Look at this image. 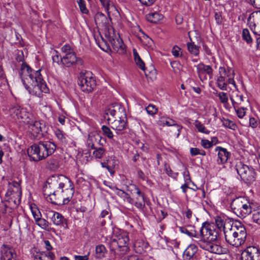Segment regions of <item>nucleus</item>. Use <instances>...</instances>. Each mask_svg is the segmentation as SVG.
<instances>
[{
	"label": "nucleus",
	"instance_id": "4c0bfd02",
	"mask_svg": "<svg viewBox=\"0 0 260 260\" xmlns=\"http://www.w3.org/2000/svg\"><path fill=\"white\" fill-rule=\"evenodd\" d=\"M146 110L149 115L154 116L157 113L158 109L155 105L149 104L146 107Z\"/></svg>",
	"mask_w": 260,
	"mask_h": 260
},
{
	"label": "nucleus",
	"instance_id": "09e8293b",
	"mask_svg": "<svg viewBox=\"0 0 260 260\" xmlns=\"http://www.w3.org/2000/svg\"><path fill=\"white\" fill-rule=\"evenodd\" d=\"M96 140L97 139L95 136L89 137L87 141L88 147L91 148L92 149H95L96 147L95 146V143L96 142L95 141H96Z\"/></svg>",
	"mask_w": 260,
	"mask_h": 260
},
{
	"label": "nucleus",
	"instance_id": "a18cd8bd",
	"mask_svg": "<svg viewBox=\"0 0 260 260\" xmlns=\"http://www.w3.org/2000/svg\"><path fill=\"white\" fill-rule=\"evenodd\" d=\"M48 165L51 170H56L59 168V163L55 159H50L48 161Z\"/></svg>",
	"mask_w": 260,
	"mask_h": 260
},
{
	"label": "nucleus",
	"instance_id": "37998d69",
	"mask_svg": "<svg viewBox=\"0 0 260 260\" xmlns=\"http://www.w3.org/2000/svg\"><path fill=\"white\" fill-rule=\"evenodd\" d=\"M102 129L103 132V134L107 137L109 139H112L113 137V134L111 129L109 127L106 125H103Z\"/></svg>",
	"mask_w": 260,
	"mask_h": 260
},
{
	"label": "nucleus",
	"instance_id": "0e129e2a",
	"mask_svg": "<svg viewBox=\"0 0 260 260\" xmlns=\"http://www.w3.org/2000/svg\"><path fill=\"white\" fill-rule=\"evenodd\" d=\"M107 163L114 170H115V168L116 166L117 165L116 161L114 159L112 158L111 157V159H109L107 160Z\"/></svg>",
	"mask_w": 260,
	"mask_h": 260
},
{
	"label": "nucleus",
	"instance_id": "a878e982",
	"mask_svg": "<svg viewBox=\"0 0 260 260\" xmlns=\"http://www.w3.org/2000/svg\"><path fill=\"white\" fill-rule=\"evenodd\" d=\"M198 251V247L194 244L189 245L183 253V257L185 260H191Z\"/></svg>",
	"mask_w": 260,
	"mask_h": 260
},
{
	"label": "nucleus",
	"instance_id": "8fccbe9b",
	"mask_svg": "<svg viewBox=\"0 0 260 260\" xmlns=\"http://www.w3.org/2000/svg\"><path fill=\"white\" fill-rule=\"evenodd\" d=\"M165 170L166 173L168 175V176L173 178H176L178 176V173L173 172L171 169L169 165L166 163L165 164Z\"/></svg>",
	"mask_w": 260,
	"mask_h": 260
},
{
	"label": "nucleus",
	"instance_id": "9d476101",
	"mask_svg": "<svg viewBox=\"0 0 260 260\" xmlns=\"http://www.w3.org/2000/svg\"><path fill=\"white\" fill-rule=\"evenodd\" d=\"M78 85L84 92L92 91L96 85L95 77L92 76L91 72L81 73L78 77Z\"/></svg>",
	"mask_w": 260,
	"mask_h": 260
},
{
	"label": "nucleus",
	"instance_id": "e433bc0d",
	"mask_svg": "<svg viewBox=\"0 0 260 260\" xmlns=\"http://www.w3.org/2000/svg\"><path fill=\"white\" fill-rule=\"evenodd\" d=\"M94 150L93 152V155L96 158H101L102 157L103 154L105 152V150L102 147L99 148L96 147L95 149H94Z\"/></svg>",
	"mask_w": 260,
	"mask_h": 260
},
{
	"label": "nucleus",
	"instance_id": "bb28decb",
	"mask_svg": "<svg viewBox=\"0 0 260 260\" xmlns=\"http://www.w3.org/2000/svg\"><path fill=\"white\" fill-rule=\"evenodd\" d=\"M179 231L182 233L185 234L189 237H193L194 239H196L197 232L194 226L189 225L187 226H181L179 227Z\"/></svg>",
	"mask_w": 260,
	"mask_h": 260
},
{
	"label": "nucleus",
	"instance_id": "4468645a",
	"mask_svg": "<svg viewBox=\"0 0 260 260\" xmlns=\"http://www.w3.org/2000/svg\"><path fill=\"white\" fill-rule=\"evenodd\" d=\"M241 260H260V250L255 246H249L241 254Z\"/></svg>",
	"mask_w": 260,
	"mask_h": 260
},
{
	"label": "nucleus",
	"instance_id": "2f4dec72",
	"mask_svg": "<svg viewBox=\"0 0 260 260\" xmlns=\"http://www.w3.org/2000/svg\"><path fill=\"white\" fill-rule=\"evenodd\" d=\"M107 251L105 246L103 244L98 245L95 247L96 256L98 258H102L104 257Z\"/></svg>",
	"mask_w": 260,
	"mask_h": 260
},
{
	"label": "nucleus",
	"instance_id": "cd10ccee",
	"mask_svg": "<svg viewBox=\"0 0 260 260\" xmlns=\"http://www.w3.org/2000/svg\"><path fill=\"white\" fill-rule=\"evenodd\" d=\"M35 73L36 71L32 72L31 68L25 62L22 63L21 65L20 71L19 72V75L21 77L23 74H25V75L28 76L30 80H31V77L30 75L35 76L36 75Z\"/></svg>",
	"mask_w": 260,
	"mask_h": 260
},
{
	"label": "nucleus",
	"instance_id": "7ed1b4c3",
	"mask_svg": "<svg viewBox=\"0 0 260 260\" xmlns=\"http://www.w3.org/2000/svg\"><path fill=\"white\" fill-rule=\"evenodd\" d=\"M56 148V145L52 142L41 141L32 145L27 152L30 160L39 161L52 154Z\"/></svg>",
	"mask_w": 260,
	"mask_h": 260
},
{
	"label": "nucleus",
	"instance_id": "412c9836",
	"mask_svg": "<svg viewBox=\"0 0 260 260\" xmlns=\"http://www.w3.org/2000/svg\"><path fill=\"white\" fill-rule=\"evenodd\" d=\"M109 41L113 48V49L119 53H123L125 51V46L123 44L122 40L119 36H115V38L110 37Z\"/></svg>",
	"mask_w": 260,
	"mask_h": 260
},
{
	"label": "nucleus",
	"instance_id": "13d9d810",
	"mask_svg": "<svg viewBox=\"0 0 260 260\" xmlns=\"http://www.w3.org/2000/svg\"><path fill=\"white\" fill-rule=\"evenodd\" d=\"M214 18L218 25H220L222 24V17L221 13L215 12L214 15Z\"/></svg>",
	"mask_w": 260,
	"mask_h": 260
},
{
	"label": "nucleus",
	"instance_id": "f03ea898",
	"mask_svg": "<svg viewBox=\"0 0 260 260\" xmlns=\"http://www.w3.org/2000/svg\"><path fill=\"white\" fill-rule=\"evenodd\" d=\"M218 236V230L214 225L207 222L202 223L200 233L197 232L196 239L193 240L199 246L210 253L220 254L222 253V247L214 243Z\"/></svg>",
	"mask_w": 260,
	"mask_h": 260
},
{
	"label": "nucleus",
	"instance_id": "6ab92c4d",
	"mask_svg": "<svg viewBox=\"0 0 260 260\" xmlns=\"http://www.w3.org/2000/svg\"><path fill=\"white\" fill-rule=\"evenodd\" d=\"M106 114L111 115L113 117H118L126 115L125 108L120 104L115 103L108 109Z\"/></svg>",
	"mask_w": 260,
	"mask_h": 260
},
{
	"label": "nucleus",
	"instance_id": "49530a36",
	"mask_svg": "<svg viewBox=\"0 0 260 260\" xmlns=\"http://www.w3.org/2000/svg\"><path fill=\"white\" fill-rule=\"evenodd\" d=\"M242 38L247 43H250L252 42V39L248 29L245 28L243 30Z\"/></svg>",
	"mask_w": 260,
	"mask_h": 260
},
{
	"label": "nucleus",
	"instance_id": "338daca9",
	"mask_svg": "<svg viewBox=\"0 0 260 260\" xmlns=\"http://www.w3.org/2000/svg\"><path fill=\"white\" fill-rule=\"evenodd\" d=\"M252 6L256 9H260V0H250Z\"/></svg>",
	"mask_w": 260,
	"mask_h": 260
},
{
	"label": "nucleus",
	"instance_id": "a19ab883",
	"mask_svg": "<svg viewBox=\"0 0 260 260\" xmlns=\"http://www.w3.org/2000/svg\"><path fill=\"white\" fill-rule=\"evenodd\" d=\"M61 57L57 51H53L52 58L53 62H56L57 64H61Z\"/></svg>",
	"mask_w": 260,
	"mask_h": 260
},
{
	"label": "nucleus",
	"instance_id": "79ce46f5",
	"mask_svg": "<svg viewBox=\"0 0 260 260\" xmlns=\"http://www.w3.org/2000/svg\"><path fill=\"white\" fill-rule=\"evenodd\" d=\"M77 2L79 5L81 12L84 14H87L88 13V10L86 8L85 1L77 0Z\"/></svg>",
	"mask_w": 260,
	"mask_h": 260
},
{
	"label": "nucleus",
	"instance_id": "c85d7f7f",
	"mask_svg": "<svg viewBox=\"0 0 260 260\" xmlns=\"http://www.w3.org/2000/svg\"><path fill=\"white\" fill-rule=\"evenodd\" d=\"M146 17L148 21L154 23H157L163 18L162 15L156 12L150 13L147 14Z\"/></svg>",
	"mask_w": 260,
	"mask_h": 260
},
{
	"label": "nucleus",
	"instance_id": "052dcab7",
	"mask_svg": "<svg viewBox=\"0 0 260 260\" xmlns=\"http://www.w3.org/2000/svg\"><path fill=\"white\" fill-rule=\"evenodd\" d=\"M158 124L161 126H164L165 125L167 126H171L174 124L170 123V122L168 121L165 120L164 118H161L158 121Z\"/></svg>",
	"mask_w": 260,
	"mask_h": 260
},
{
	"label": "nucleus",
	"instance_id": "58836bf2",
	"mask_svg": "<svg viewBox=\"0 0 260 260\" xmlns=\"http://www.w3.org/2000/svg\"><path fill=\"white\" fill-rule=\"evenodd\" d=\"M195 126L200 132L206 134H208L210 133V131L206 129L205 126L198 120L195 122Z\"/></svg>",
	"mask_w": 260,
	"mask_h": 260
},
{
	"label": "nucleus",
	"instance_id": "c756f323",
	"mask_svg": "<svg viewBox=\"0 0 260 260\" xmlns=\"http://www.w3.org/2000/svg\"><path fill=\"white\" fill-rule=\"evenodd\" d=\"M36 224L41 227L42 229H44L47 231H55L53 228L50 226V224L48 221L40 217L39 219L36 221Z\"/></svg>",
	"mask_w": 260,
	"mask_h": 260
},
{
	"label": "nucleus",
	"instance_id": "bf43d9fd",
	"mask_svg": "<svg viewBox=\"0 0 260 260\" xmlns=\"http://www.w3.org/2000/svg\"><path fill=\"white\" fill-rule=\"evenodd\" d=\"M110 213L109 212L108 210H103L99 216L100 219L102 218H105L106 217H107L108 218H109L110 216Z\"/></svg>",
	"mask_w": 260,
	"mask_h": 260
},
{
	"label": "nucleus",
	"instance_id": "680f3d73",
	"mask_svg": "<svg viewBox=\"0 0 260 260\" xmlns=\"http://www.w3.org/2000/svg\"><path fill=\"white\" fill-rule=\"evenodd\" d=\"M16 59L18 62H24V56H23V53L22 51H18L16 56Z\"/></svg>",
	"mask_w": 260,
	"mask_h": 260
},
{
	"label": "nucleus",
	"instance_id": "f3484780",
	"mask_svg": "<svg viewBox=\"0 0 260 260\" xmlns=\"http://www.w3.org/2000/svg\"><path fill=\"white\" fill-rule=\"evenodd\" d=\"M21 189L20 184L16 181L9 182L8 190L6 193V197L13 196V197H18L19 203L21 196Z\"/></svg>",
	"mask_w": 260,
	"mask_h": 260
},
{
	"label": "nucleus",
	"instance_id": "6e6d98bb",
	"mask_svg": "<svg viewBox=\"0 0 260 260\" xmlns=\"http://www.w3.org/2000/svg\"><path fill=\"white\" fill-rule=\"evenodd\" d=\"M237 106H236V109H235L237 115L239 118H242L245 115L246 109L244 108H239L237 109Z\"/></svg>",
	"mask_w": 260,
	"mask_h": 260
},
{
	"label": "nucleus",
	"instance_id": "39448f33",
	"mask_svg": "<svg viewBox=\"0 0 260 260\" xmlns=\"http://www.w3.org/2000/svg\"><path fill=\"white\" fill-rule=\"evenodd\" d=\"M129 241L128 235L126 232L119 230L113 233L109 245L115 258L120 257L128 251Z\"/></svg>",
	"mask_w": 260,
	"mask_h": 260
},
{
	"label": "nucleus",
	"instance_id": "c03bdc74",
	"mask_svg": "<svg viewBox=\"0 0 260 260\" xmlns=\"http://www.w3.org/2000/svg\"><path fill=\"white\" fill-rule=\"evenodd\" d=\"M215 224L219 230H220L222 228H223L224 230L225 229H230L229 228H226L224 226V220L219 216L216 217L215 219Z\"/></svg>",
	"mask_w": 260,
	"mask_h": 260
},
{
	"label": "nucleus",
	"instance_id": "603ef678",
	"mask_svg": "<svg viewBox=\"0 0 260 260\" xmlns=\"http://www.w3.org/2000/svg\"><path fill=\"white\" fill-rule=\"evenodd\" d=\"M217 96L219 97L220 101L222 104L227 103L228 102V96L226 93L220 92L218 93Z\"/></svg>",
	"mask_w": 260,
	"mask_h": 260
},
{
	"label": "nucleus",
	"instance_id": "4be33fe9",
	"mask_svg": "<svg viewBox=\"0 0 260 260\" xmlns=\"http://www.w3.org/2000/svg\"><path fill=\"white\" fill-rule=\"evenodd\" d=\"M215 151L218 152L217 161L218 164H223L227 162L230 156V153L227 151L226 149L217 146L215 148Z\"/></svg>",
	"mask_w": 260,
	"mask_h": 260
},
{
	"label": "nucleus",
	"instance_id": "f257e3e1",
	"mask_svg": "<svg viewBox=\"0 0 260 260\" xmlns=\"http://www.w3.org/2000/svg\"><path fill=\"white\" fill-rule=\"evenodd\" d=\"M46 183L53 191L49 194L44 193L48 201L56 205L68 203L74 193V184L72 181L63 175H54L48 178Z\"/></svg>",
	"mask_w": 260,
	"mask_h": 260
},
{
	"label": "nucleus",
	"instance_id": "864d4df0",
	"mask_svg": "<svg viewBox=\"0 0 260 260\" xmlns=\"http://www.w3.org/2000/svg\"><path fill=\"white\" fill-rule=\"evenodd\" d=\"M61 51L64 53V54H68L71 53H75L73 49L68 44L63 45L61 48Z\"/></svg>",
	"mask_w": 260,
	"mask_h": 260
},
{
	"label": "nucleus",
	"instance_id": "f8f14e48",
	"mask_svg": "<svg viewBox=\"0 0 260 260\" xmlns=\"http://www.w3.org/2000/svg\"><path fill=\"white\" fill-rule=\"evenodd\" d=\"M25 124L28 125V132L31 135L32 139H36L42 135L41 132L44 127L43 124L40 121L34 120L30 118L28 122Z\"/></svg>",
	"mask_w": 260,
	"mask_h": 260
},
{
	"label": "nucleus",
	"instance_id": "aec40b11",
	"mask_svg": "<svg viewBox=\"0 0 260 260\" xmlns=\"http://www.w3.org/2000/svg\"><path fill=\"white\" fill-rule=\"evenodd\" d=\"M219 74L220 76L224 78H228V83L234 85L235 88H237L236 84L234 80L235 73L234 70L231 68H227L226 69L224 67H220L219 68Z\"/></svg>",
	"mask_w": 260,
	"mask_h": 260
},
{
	"label": "nucleus",
	"instance_id": "dca6fc26",
	"mask_svg": "<svg viewBox=\"0 0 260 260\" xmlns=\"http://www.w3.org/2000/svg\"><path fill=\"white\" fill-rule=\"evenodd\" d=\"M196 67L199 77L202 81L207 79L206 75L209 77V79L212 78L213 69L210 66L200 63Z\"/></svg>",
	"mask_w": 260,
	"mask_h": 260
},
{
	"label": "nucleus",
	"instance_id": "3c124183",
	"mask_svg": "<svg viewBox=\"0 0 260 260\" xmlns=\"http://www.w3.org/2000/svg\"><path fill=\"white\" fill-rule=\"evenodd\" d=\"M181 49L177 46H174L172 49V53L175 57H179L181 56Z\"/></svg>",
	"mask_w": 260,
	"mask_h": 260
},
{
	"label": "nucleus",
	"instance_id": "a211bd4d",
	"mask_svg": "<svg viewBox=\"0 0 260 260\" xmlns=\"http://www.w3.org/2000/svg\"><path fill=\"white\" fill-rule=\"evenodd\" d=\"M51 216V219L53 223L58 226L67 228V220L59 213L50 211L48 213Z\"/></svg>",
	"mask_w": 260,
	"mask_h": 260
},
{
	"label": "nucleus",
	"instance_id": "1a4fd4ad",
	"mask_svg": "<svg viewBox=\"0 0 260 260\" xmlns=\"http://www.w3.org/2000/svg\"><path fill=\"white\" fill-rule=\"evenodd\" d=\"M9 114L12 118L16 122L26 123L32 116L26 108L18 105L12 106L9 109Z\"/></svg>",
	"mask_w": 260,
	"mask_h": 260
},
{
	"label": "nucleus",
	"instance_id": "5701e85b",
	"mask_svg": "<svg viewBox=\"0 0 260 260\" xmlns=\"http://www.w3.org/2000/svg\"><path fill=\"white\" fill-rule=\"evenodd\" d=\"M1 259L6 258H13V257H16V254L14 252L12 248L6 244H3L1 247Z\"/></svg>",
	"mask_w": 260,
	"mask_h": 260
},
{
	"label": "nucleus",
	"instance_id": "2eb2a0df",
	"mask_svg": "<svg viewBox=\"0 0 260 260\" xmlns=\"http://www.w3.org/2000/svg\"><path fill=\"white\" fill-rule=\"evenodd\" d=\"M107 120L110 123V126L112 129L117 132H120L124 130L126 127V115L121 116L117 117V119L112 120L110 118L108 117Z\"/></svg>",
	"mask_w": 260,
	"mask_h": 260
},
{
	"label": "nucleus",
	"instance_id": "5fc2aeb1",
	"mask_svg": "<svg viewBox=\"0 0 260 260\" xmlns=\"http://www.w3.org/2000/svg\"><path fill=\"white\" fill-rule=\"evenodd\" d=\"M101 165L103 168H106L110 173L111 176H113L115 174V171L114 170L107 162H101Z\"/></svg>",
	"mask_w": 260,
	"mask_h": 260
},
{
	"label": "nucleus",
	"instance_id": "e2e57ef3",
	"mask_svg": "<svg viewBox=\"0 0 260 260\" xmlns=\"http://www.w3.org/2000/svg\"><path fill=\"white\" fill-rule=\"evenodd\" d=\"M258 125L257 122L254 117H250L249 118V126L252 128H256Z\"/></svg>",
	"mask_w": 260,
	"mask_h": 260
},
{
	"label": "nucleus",
	"instance_id": "b1692460",
	"mask_svg": "<svg viewBox=\"0 0 260 260\" xmlns=\"http://www.w3.org/2000/svg\"><path fill=\"white\" fill-rule=\"evenodd\" d=\"M235 88L236 89L233 90L230 94V100L234 109H236V106L241 104L243 102V94L240 93L237 87Z\"/></svg>",
	"mask_w": 260,
	"mask_h": 260
},
{
	"label": "nucleus",
	"instance_id": "69168bd1",
	"mask_svg": "<svg viewBox=\"0 0 260 260\" xmlns=\"http://www.w3.org/2000/svg\"><path fill=\"white\" fill-rule=\"evenodd\" d=\"M141 258L137 255H131L125 257L123 260H140Z\"/></svg>",
	"mask_w": 260,
	"mask_h": 260
},
{
	"label": "nucleus",
	"instance_id": "774afa93",
	"mask_svg": "<svg viewBox=\"0 0 260 260\" xmlns=\"http://www.w3.org/2000/svg\"><path fill=\"white\" fill-rule=\"evenodd\" d=\"M75 260H88L89 258L88 254L85 255L83 256L81 255H75Z\"/></svg>",
	"mask_w": 260,
	"mask_h": 260
},
{
	"label": "nucleus",
	"instance_id": "20e7f679",
	"mask_svg": "<svg viewBox=\"0 0 260 260\" xmlns=\"http://www.w3.org/2000/svg\"><path fill=\"white\" fill-rule=\"evenodd\" d=\"M224 237L228 244L238 247L245 241L247 237L246 229L240 222L233 223L230 229H224Z\"/></svg>",
	"mask_w": 260,
	"mask_h": 260
},
{
	"label": "nucleus",
	"instance_id": "7c9ffc66",
	"mask_svg": "<svg viewBox=\"0 0 260 260\" xmlns=\"http://www.w3.org/2000/svg\"><path fill=\"white\" fill-rule=\"evenodd\" d=\"M133 54L135 61L137 66L142 70L145 71L146 68L145 63L142 60L136 49H133Z\"/></svg>",
	"mask_w": 260,
	"mask_h": 260
},
{
	"label": "nucleus",
	"instance_id": "ddd939ff",
	"mask_svg": "<svg viewBox=\"0 0 260 260\" xmlns=\"http://www.w3.org/2000/svg\"><path fill=\"white\" fill-rule=\"evenodd\" d=\"M132 187L133 188L131 189V192L135 201L134 205L139 209L142 210L145 207L146 201L144 194L137 185H133Z\"/></svg>",
	"mask_w": 260,
	"mask_h": 260
},
{
	"label": "nucleus",
	"instance_id": "f704fd0d",
	"mask_svg": "<svg viewBox=\"0 0 260 260\" xmlns=\"http://www.w3.org/2000/svg\"><path fill=\"white\" fill-rule=\"evenodd\" d=\"M41 260H53L55 258V255L53 253L47 251H42L41 252Z\"/></svg>",
	"mask_w": 260,
	"mask_h": 260
},
{
	"label": "nucleus",
	"instance_id": "72a5a7b5",
	"mask_svg": "<svg viewBox=\"0 0 260 260\" xmlns=\"http://www.w3.org/2000/svg\"><path fill=\"white\" fill-rule=\"evenodd\" d=\"M187 48L188 51L192 54L198 56L199 54V47L196 45L194 42L188 43Z\"/></svg>",
	"mask_w": 260,
	"mask_h": 260
},
{
	"label": "nucleus",
	"instance_id": "de8ad7c7",
	"mask_svg": "<svg viewBox=\"0 0 260 260\" xmlns=\"http://www.w3.org/2000/svg\"><path fill=\"white\" fill-rule=\"evenodd\" d=\"M30 209L32 213V214L34 216L35 221L39 219V218L41 217V214L39 210L36 207L30 206Z\"/></svg>",
	"mask_w": 260,
	"mask_h": 260
},
{
	"label": "nucleus",
	"instance_id": "c9c22d12",
	"mask_svg": "<svg viewBox=\"0 0 260 260\" xmlns=\"http://www.w3.org/2000/svg\"><path fill=\"white\" fill-rule=\"evenodd\" d=\"M222 124L224 126L235 130L236 128V124L232 120L229 119H223L222 120Z\"/></svg>",
	"mask_w": 260,
	"mask_h": 260
},
{
	"label": "nucleus",
	"instance_id": "423d86ee",
	"mask_svg": "<svg viewBox=\"0 0 260 260\" xmlns=\"http://www.w3.org/2000/svg\"><path fill=\"white\" fill-rule=\"evenodd\" d=\"M41 70H39L36 71V75L32 76L30 75L31 77V81L30 86H28L25 83L24 80L22 79L23 84L26 90L28 92L33 95L37 97H41L43 95V93H48L49 89L47 86L46 82L43 79V77L40 73Z\"/></svg>",
	"mask_w": 260,
	"mask_h": 260
},
{
	"label": "nucleus",
	"instance_id": "473e14b6",
	"mask_svg": "<svg viewBox=\"0 0 260 260\" xmlns=\"http://www.w3.org/2000/svg\"><path fill=\"white\" fill-rule=\"evenodd\" d=\"M252 220L253 222L260 225V206L252 210Z\"/></svg>",
	"mask_w": 260,
	"mask_h": 260
},
{
	"label": "nucleus",
	"instance_id": "9b49d317",
	"mask_svg": "<svg viewBox=\"0 0 260 260\" xmlns=\"http://www.w3.org/2000/svg\"><path fill=\"white\" fill-rule=\"evenodd\" d=\"M83 60L77 57L76 53L64 54L61 57V65L63 68H71L83 64Z\"/></svg>",
	"mask_w": 260,
	"mask_h": 260
},
{
	"label": "nucleus",
	"instance_id": "4d7b16f0",
	"mask_svg": "<svg viewBox=\"0 0 260 260\" xmlns=\"http://www.w3.org/2000/svg\"><path fill=\"white\" fill-rule=\"evenodd\" d=\"M201 144L205 149L210 148L213 146L212 142L206 139H202L201 141Z\"/></svg>",
	"mask_w": 260,
	"mask_h": 260
},
{
	"label": "nucleus",
	"instance_id": "ea45409f",
	"mask_svg": "<svg viewBox=\"0 0 260 260\" xmlns=\"http://www.w3.org/2000/svg\"><path fill=\"white\" fill-rule=\"evenodd\" d=\"M55 134L57 139L62 143H66L67 140L63 132L59 130L56 129L55 132Z\"/></svg>",
	"mask_w": 260,
	"mask_h": 260
},
{
	"label": "nucleus",
	"instance_id": "393cba45",
	"mask_svg": "<svg viewBox=\"0 0 260 260\" xmlns=\"http://www.w3.org/2000/svg\"><path fill=\"white\" fill-rule=\"evenodd\" d=\"M134 247L136 252L139 254H144L149 249V244L142 240H137Z\"/></svg>",
	"mask_w": 260,
	"mask_h": 260
},
{
	"label": "nucleus",
	"instance_id": "6e6552de",
	"mask_svg": "<svg viewBox=\"0 0 260 260\" xmlns=\"http://www.w3.org/2000/svg\"><path fill=\"white\" fill-rule=\"evenodd\" d=\"M235 168L241 180L245 183L251 184L255 180L256 173L252 167L239 161L235 165Z\"/></svg>",
	"mask_w": 260,
	"mask_h": 260
},
{
	"label": "nucleus",
	"instance_id": "0eeeda50",
	"mask_svg": "<svg viewBox=\"0 0 260 260\" xmlns=\"http://www.w3.org/2000/svg\"><path fill=\"white\" fill-rule=\"evenodd\" d=\"M231 207L233 212L241 218L246 217L252 210L249 202L242 197L234 199L231 203Z\"/></svg>",
	"mask_w": 260,
	"mask_h": 260
}]
</instances>
